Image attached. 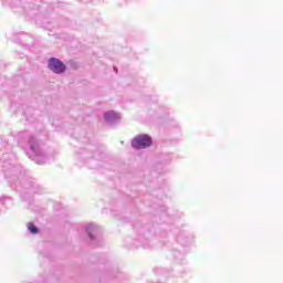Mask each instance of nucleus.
I'll list each match as a JSON object with an SVG mask.
<instances>
[{"instance_id": "f257e3e1", "label": "nucleus", "mask_w": 283, "mask_h": 283, "mask_svg": "<svg viewBox=\"0 0 283 283\" xmlns=\"http://www.w3.org/2000/svg\"><path fill=\"white\" fill-rule=\"evenodd\" d=\"M132 146L135 149H145L147 147H151V137H149V135H139L133 139Z\"/></svg>"}, {"instance_id": "f03ea898", "label": "nucleus", "mask_w": 283, "mask_h": 283, "mask_svg": "<svg viewBox=\"0 0 283 283\" xmlns=\"http://www.w3.org/2000/svg\"><path fill=\"white\" fill-rule=\"evenodd\" d=\"M49 69L51 72H54V74H63L66 70L65 64L56 57H51L49 60Z\"/></svg>"}, {"instance_id": "20e7f679", "label": "nucleus", "mask_w": 283, "mask_h": 283, "mask_svg": "<svg viewBox=\"0 0 283 283\" xmlns=\"http://www.w3.org/2000/svg\"><path fill=\"white\" fill-rule=\"evenodd\" d=\"M112 116H114L113 113H106V114L104 115V117L106 118V120H109V118H112Z\"/></svg>"}, {"instance_id": "7ed1b4c3", "label": "nucleus", "mask_w": 283, "mask_h": 283, "mask_svg": "<svg viewBox=\"0 0 283 283\" xmlns=\"http://www.w3.org/2000/svg\"><path fill=\"white\" fill-rule=\"evenodd\" d=\"M28 229L32 233H39V228L36 226H34L33 223H28Z\"/></svg>"}]
</instances>
